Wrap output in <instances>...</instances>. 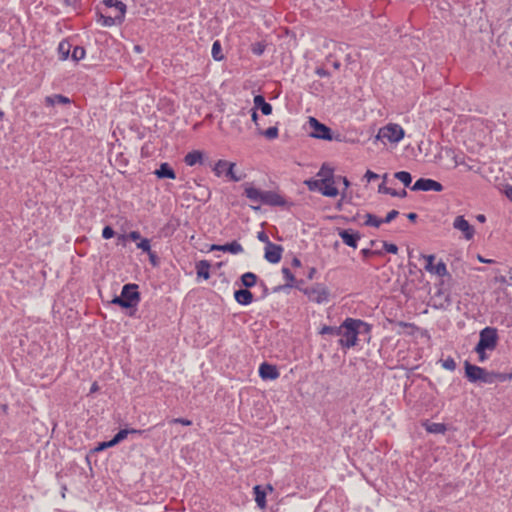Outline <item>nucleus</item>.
<instances>
[{
	"mask_svg": "<svg viewBox=\"0 0 512 512\" xmlns=\"http://www.w3.org/2000/svg\"><path fill=\"white\" fill-rule=\"evenodd\" d=\"M465 377L471 383L492 384L497 379L502 380V375L495 372H488L485 368L471 364L468 361L464 363Z\"/></svg>",
	"mask_w": 512,
	"mask_h": 512,
	"instance_id": "obj_1",
	"label": "nucleus"
},
{
	"mask_svg": "<svg viewBox=\"0 0 512 512\" xmlns=\"http://www.w3.org/2000/svg\"><path fill=\"white\" fill-rule=\"evenodd\" d=\"M140 302V293L138 292L137 284H125L122 287L121 294L115 296L111 303L120 306L121 308L129 309L135 308Z\"/></svg>",
	"mask_w": 512,
	"mask_h": 512,
	"instance_id": "obj_2",
	"label": "nucleus"
},
{
	"mask_svg": "<svg viewBox=\"0 0 512 512\" xmlns=\"http://www.w3.org/2000/svg\"><path fill=\"white\" fill-rule=\"evenodd\" d=\"M341 338L338 341V344L342 348H352L357 344V331L355 330L354 318H346L341 324Z\"/></svg>",
	"mask_w": 512,
	"mask_h": 512,
	"instance_id": "obj_3",
	"label": "nucleus"
},
{
	"mask_svg": "<svg viewBox=\"0 0 512 512\" xmlns=\"http://www.w3.org/2000/svg\"><path fill=\"white\" fill-rule=\"evenodd\" d=\"M498 332L494 327H485L479 333V341L476 344L480 350H494L498 344Z\"/></svg>",
	"mask_w": 512,
	"mask_h": 512,
	"instance_id": "obj_4",
	"label": "nucleus"
},
{
	"mask_svg": "<svg viewBox=\"0 0 512 512\" xmlns=\"http://www.w3.org/2000/svg\"><path fill=\"white\" fill-rule=\"evenodd\" d=\"M404 137V129L395 123H389L380 128L377 134V139L387 140L390 143H398Z\"/></svg>",
	"mask_w": 512,
	"mask_h": 512,
	"instance_id": "obj_5",
	"label": "nucleus"
},
{
	"mask_svg": "<svg viewBox=\"0 0 512 512\" xmlns=\"http://www.w3.org/2000/svg\"><path fill=\"white\" fill-rule=\"evenodd\" d=\"M235 166L236 164L233 162L218 160L212 167V170L217 177H220L224 173L229 180L233 182H239L244 178V175H237L234 172Z\"/></svg>",
	"mask_w": 512,
	"mask_h": 512,
	"instance_id": "obj_6",
	"label": "nucleus"
},
{
	"mask_svg": "<svg viewBox=\"0 0 512 512\" xmlns=\"http://www.w3.org/2000/svg\"><path fill=\"white\" fill-rule=\"evenodd\" d=\"M303 292L310 301L317 304H322L329 301L330 291L324 284L317 283L310 288L304 289Z\"/></svg>",
	"mask_w": 512,
	"mask_h": 512,
	"instance_id": "obj_7",
	"label": "nucleus"
},
{
	"mask_svg": "<svg viewBox=\"0 0 512 512\" xmlns=\"http://www.w3.org/2000/svg\"><path fill=\"white\" fill-rule=\"evenodd\" d=\"M443 185L433 179L430 178H419L414 185L411 187L412 191H435L441 192L443 191Z\"/></svg>",
	"mask_w": 512,
	"mask_h": 512,
	"instance_id": "obj_8",
	"label": "nucleus"
},
{
	"mask_svg": "<svg viewBox=\"0 0 512 512\" xmlns=\"http://www.w3.org/2000/svg\"><path fill=\"white\" fill-rule=\"evenodd\" d=\"M310 126L313 128L311 136L322 140H332V131L325 124L320 123L317 119L311 117L309 120Z\"/></svg>",
	"mask_w": 512,
	"mask_h": 512,
	"instance_id": "obj_9",
	"label": "nucleus"
},
{
	"mask_svg": "<svg viewBox=\"0 0 512 512\" xmlns=\"http://www.w3.org/2000/svg\"><path fill=\"white\" fill-rule=\"evenodd\" d=\"M453 228L461 231L464 239L467 241L472 240L474 237V227L462 215H459L454 219Z\"/></svg>",
	"mask_w": 512,
	"mask_h": 512,
	"instance_id": "obj_10",
	"label": "nucleus"
},
{
	"mask_svg": "<svg viewBox=\"0 0 512 512\" xmlns=\"http://www.w3.org/2000/svg\"><path fill=\"white\" fill-rule=\"evenodd\" d=\"M337 233L344 244L353 249L358 247V241L361 239V235L358 231L338 228Z\"/></svg>",
	"mask_w": 512,
	"mask_h": 512,
	"instance_id": "obj_11",
	"label": "nucleus"
},
{
	"mask_svg": "<svg viewBox=\"0 0 512 512\" xmlns=\"http://www.w3.org/2000/svg\"><path fill=\"white\" fill-rule=\"evenodd\" d=\"M283 247L278 244L269 243L265 246L264 258L266 261L272 264L280 262L282 258Z\"/></svg>",
	"mask_w": 512,
	"mask_h": 512,
	"instance_id": "obj_12",
	"label": "nucleus"
},
{
	"mask_svg": "<svg viewBox=\"0 0 512 512\" xmlns=\"http://www.w3.org/2000/svg\"><path fill=\"white\" fill-rule=\"evenodd\" d=\"M210 251H222L228 252L234 255L240 254L244 252L243 246L236 240L226 243V244H212L210 246Z\"/></svg>",
	"mask_w": 512,
	"mask_h": 512,
	"instance_id": "obj_13",
	"label": "nucleus"
},
{
	"mask_svg": "<svg viewBox=\"0 0 512 512\" xmlns=\"http://www.w3.org/2000/svg\"><path fill=\"white\" fill-rule=\"evenodd\" d=\"M279 375L280 373L275 365L264 362L259 367V376L263 380H275Z\"/></svg>",
	"mask_w": 512,
	"mask_h": 512,
	"instance_id": "obj_14",
	"label": "nucleus"
},
{
	"mask_svg": "<svg viewBox=\"0 0 512 512\" xmlns=\"http://www.w3.org/2000/svg\"><path fill=\"white\" fill-rule=\"evenodd\" d=\"M244 187V195L252 202L262 204L264 191L258 188H255L251 183H245Z\"/></svg>",
	"mask_w": 512,
	"mask_h": 512,
	"instance_id": "obj_15",
	"label": "nucleus"
},
{
	"mask_svg": "<svg viewBox=\"0 0 512 512\" xmlns=\"http://www.w3.org/2000/svg\"><path fill=\"white\" fill-rule=\"evenodd\" d=\"M262 204L269 206H284L286 200L274 191H264Z\"/></svg>",
	"mask_w": 512,
	"mask_h": 512,
	"instance_id": "obj_16",
	"label": "nucleus"
},
{
	"mask_svg": "<svg viewBox=\"0 0 512 512\" xmlns=\"http://www.w3.org/2000/svg\"><path fill=\"white\" fill-rule=\"evenodd\" d=\"M234 299L238 304L248 306L254 301V296L249 289L245 288L236 290L234 292Z\"/></svg>",
	"mask_w": 512,
	"mask_h": 512,
	"instance_id": "obj_17",
	"label": "nucleus"
},
{
	"mask_svg": "<svg viewBox=\"0 0 512 512\" xmlns=\"http://www.w3.org/2000/svg\"><path fill=\"white\" fill-rule=\"evenodd\" d=\"M184 163L187 166H194L196 164L204 165L206 164V161L204 159V154L202 151L193 150L185 155Z\"/></svg>",
	"mask_w": 512,
	"mask_h": 512,
	"instance_id": "obj_18",
	"label": "nucleus"
},
{
	"mask_svg": "<svg viewBox=\"0 0 512 512\" xmlns=\"http://www.w3.org/2000/svg\"><path fill=\"white\" fill-rule=\"evenodd\" d=\"M98 22L105 27H111L113 25L121 24L124 19H118V14H114L113 16L110 14H104L99 9L97 11Z\"/></svg>",
	"mask_w": 512,
	"mask_h": 512,
	"instance_id": "obj_19",
	"label": "nucleus"
},
{
	"mask_svg": "<svg viewBox=\"0 0 512 512\" xmlns=\"http://www.w3.org/2000/svg\"><path fill=\"white\" fill-rule=\"evenodd\" d=\"M154 174L159 179H175L176 173L169 163L164 162L160 164V167L154 171Z\"/></svg>",
	"mask_w": 512,
	"mask_h": 512,
	"instance_id": "obj_20",
	"label": "nucleus"
},
{
	"mask_svg": "<svg viewBox=\"0 0 512 512\" xmlns=\"http://www.w3.org/2000/svg\"><path fill=\"white\" fill-rule=\"evenodd\" d=\"M44 103L46 106L51 107L55 105H67L71 103L70 98L64 96L62 94H53L50 96H46L44 99Z\"/></svg>",
	"mask_w": 512,
	"mask_h": 512,
	"instance_id": "obj_21",
	"label": "nucleus"
},
{
	"mask_svg": "<svg viewBox=\"0 0 512 512\" xmlns=\"http://www.w3.org/2000/svg\"><path fill=\"white\" fill-rule=\"evenodd\" d=\"M102 3L107 8H115L116 13L118 14V19H124L126 13V5L119 0H103Z\"/></svg>",
	"mask_w": 512,
	"mask_h": 512,
	"instance_id": "obj_22",
	"label": "nucleus"
},
{
	"mask_svg": "<svg viewBox=\"0 0 512 512\" xmlns=\"http://www.w3.org/2000/svg\"><path fill=\"white\" fill-rule=\"evenodd\" d=\"M354 325L355 330L357 331V337L362 335L366 336L368 339H370L372 325L361 320V319H355L354 318Z\"/></svg>",
	"mask_w": 512,
	"mask_h": 512,
	"instance_id": "obj_23",
	"label": "nucleus"
},
{
	"mask_svg": "<svg viewBox=\"0 0 512 512\" xmlns=\"http://www.w3.org/2000/svg\"><path fill=\"white\" fill-rule=\"evenodd\" d=\"M254 106L255 109H260L262 114L265 116H268L272 113V105L266 102L262 95H256L254 97Z\"/></svg>",
	"mask_w": 512,
	"mask_h": 512,
	"instance_id": "obj_24",
	"label": "nucleus"
},
{
	"mask_svg": "<svg viewBox=\"0 0 512 512\" xmlns=\"http://www.w3.org/2000/svg\"><path fill=\"white\" fill-rule=\"evenodd\" d=\"M196 273L197 276L203 278L205 280L210 278V268L211 264L207 260H200L196 263Z\"/></svg>",
	"mask_w": 512,
	"mask_h": 512,
	"instance_id": "obj_25",
	"label": "nucleus"
},
{
	"mask_svg": "<svg viewBox=\"0 0 512 512\" xmlns=\"http://www.w3.org/2000/svg\"><path fill=\"white\" fill-rule=\"evenodd\" d=\"M72 44L67 40H62L57 48L59 60L65 61L71 57Z\"/></svg>",
	"mask_w": 512,
	"mask_h": 512,
	"instance_id": "obj_26",
	"label": "nucleus"
},
{
	"mask_svg": "<svg viewBox=\"0 0 512 512\" xmlns=\"http://www.w3.org/2000/svg\"><path fill=\"white\" fill-rule=\"evenodd\" d=\"M423 427L428 433L432 434H444L447 431V427L444 423L426 421L423 423Z\"/></svg>",
	"mask_w": 512,
	"mask_h": 512,
	"instance_id": "obj_27",
	"label": "nucleus"
},
{
	"mask_svg": "<svg viewBox=\"0 0 512 512\" xmlns=\"http://www.w3.org/2000/svg\"><path fill=\"white\" fill-rule=\"evenodd\" d=\"M254 496H255V502L257 503V506L261 509H264L266 507V492L260 485H256L253 488Z\"/></svg>",
	"mask_w": 512,
	"mask_h": 512,
	"instance_id": "obj_28",
	"label": "nucleus"
},
{
	"mask_svg": "<svg viewBox=\"0 0 512 512\" xmlns=\"http://www.w3.org/2000/svg\"><path fill=\"white\" fill-rule=\"evenodd\" d=\"M339 194L338 189L335 187V180L331 179L329 182H323L322 195L326 197H336Z\"/></svg>",
	"mask_w": 512,
	"mask_h": 512,
	"instance_id": "obj_29",
	"label": "nucleus"
},
{
	"mask_svg": "<svg viewBox=\"0 0 512 512\" xmlns=\"http://www.w3.org/2000/svg\"><path fill=\"white\" fill-rule=\"evenodd\" d=\"M257 279V275L253 272H246L241 276V283L245 288L249 289L256 285Z\"/></svg>",
	"mask_w": 512,
	"mask_h": 512,
	"instance_id": "obj_30",
	"label": "nucleus"
},
{
	"mask_svg": "<svg viewBox=\"0 0 512 512\" xmlns=\"http://www.w3.org/2000/svg\"><path fill=\"white\" fill-rule=\"evenodd\" d=\"M327 179H308L304 183L310 191H319L322 193L323 182Z\"/></svg>",
	"mask_w": 512,
	"mask_h": 512,
	"instance_id": "obj_31",
	"label": "nucleus"
},
{
	"mask_svg": "<svg viewBox=\"0 0 512 512\" xmlns=\"http://www.w3.org/2000/svg\"><path fill=\"white\" fill-rule=\"evenodd\" d=\"M334 170L328 167L326 164H323L320 170L317 173V176L320 179H327L325 182H329L331 179H334Z\"/></svg>",
	"mask_w": 512,
	"mask_h": 512,
	"instance_id": "obj_32",
	"label": "nucleus"
},
{
	"mask_svg": "<svg viewBox=\"0 0 512 512\" xmlns=\"http://www.w3.org/2000/svg\"><path fill=\"white\" fill-rule=\"evenodd\" d=\"M365 218H366V220L364 222L365 226H371V227L379 228L380 225L382 224V219L378 218L374 214L367 213L365 215Z\"/></svg>",
	"mask_w": 512,
	"mask_h": 512,
	"instance_id": "obj_33",
	"label": "nucleus"
},
{
	"mask_svg": "<svg viewBox=\"0 0 512 512\" xmlns=\"http://www.w3.org/2000/svg\"><path fill=\"white\" fill-rule=\"evenodd\" d=\"M394 177L401 181L404 186L409 187L412 182V176L407 171H399L394 174Z\"/></svg>",
	"mask_w": 512,
	"mask_h": 512,
	"instance_id": "obj_34",
	"label": "nucleus"
},
{
	"mask_svg": "<svg viewBox=\"0 0 512 512\" xmlns=\"http://www.w3.org/2000/svg\"><path fill=\"white\" fill-rule=\"evenodd\" d=\"M85 55H86V51H85L84 47L75 46L71 52V59L77 63L80 60L84 59Z\"/></svg>",
	"mask_w": 512,
	"mask_h": 512,
	"instance_id": "obj_35",
	"label": "nucleus"
},
{
	"mask_svg": "<svg viewBox=\"0 0 512 512\" xmlns=\"http://www.w3.org/2000/svg\"><path fill=\"white\" fill-rule=\"evenodd\" d=\"M321 335H332V336H339L341 333V325L340 326H323L321 330L319 331Z\"/></svg>",
	"mask_w": 512,
	"mask_h": 512,
	"instance_id": "obj_36",
	"label": "nucleus"
},
{
	"mask_svg": "<svg viewBox=\"0 0 512 512\" xmlns=\"http://www.w3.org/2000/svg\"><path fill=\"white\" fill-rule=\"evenodd\" d=\"M211 53L212 57L216 61H221L224 58V55L222 53V47L218 40L213 43Z\"/></svg>",
	"mask_w": 512,
	"mask_h": 512,
	"instance_id": "obj_37",
	"label": "nucleus"
},
{
	"mask_svg": "<svg viewBox=\"0 0 512 512\" xmlns=\"http://www.w3.org/2000/svg\"><path fill=\"white\" fill-rule=\"evenodd\" d=\"M282 273H283L285 280L287 281L285 284L286 287L287 288L295 287V277H294L293 273L290 271V269L287 267H283Z\"/></svg>",
	"mask_w": 512,
	"mask_h": 512,
	"instance_id": "obj_38",
	"label": "nucleus"
},
{
	"mask_svg": "<svg viewBox=\"0 0 512 512\" xmlns=\"http://www.w3.org/2000/svg\"><path fill=\"white\" fill-rule=\"evenodd\" d=\"M430 273H434L438 276H445L448 274V270L446 267V264L443 261L438 262L436 265L433 266L432 271Z\"/></svg>",
	"mask_w": 512,
	"mask_h": 512,
	"instance_id": "obj_39",
	"label": "nucleus"
},
{
	"mask_svg": "<svg viewBox=\"0 0 512 512\" xmlns=\"http://www.w3.org/2000/svg\"><path fill=\"white\" fill-rule=\"evenodd\" d=\"M439 362L444 369L449 371H454L457 367L455 360L451 356H448L446 359H440Z\"/></svg>",
	"mask_w": 512,
	"mask_h": 512,
	"instance_id": "obj_40",
	"label": "nucleus"
},
{
	"mask_svg": "<svg viewBox=\"0 0 512 512\" xmlns=\"http://www.w3.org/2000/svg\"><path fill=\"white\" fill-rule=\"evenodd\" d=\"M266 49L265 43L259 41L251 45V51L254 55L261 56Z\"/></svg>",
	"mask_w": 512,
	"mask_h": 512,
	"instance_id": "obj_41",
	"label": "nucleus"
},
{
	"mask_svg": "<svg viewBox=\"0 0 512 512\" xmlns=\"http://www.w3.org/2000/svg\"><path fill=\"white\" fill-rule=\"evenodd\" d=\"M361 254L364 259H368L375 255L381 256L383 253H382V250H378V249L372 250L371 248H364L361 250Z\"/></svg>",
	"mask_w": 512,
	"mask_h": 512,
	"instance_id": "obj_42",
	"label": "nucleus"
},
{
	"mask_svg": "<svg viewBox=\"0 0 512 512\" xmlns=\"http://www.w3.org/2000/svg\"><path fill=\"white\" fill-rule=\"evenodd\" d=\"M278 128L276 126H273V127H269L267 128L265 131L262 132V134L267 138V139H275L278 137Z\"/></svg>",
	"mask_w": 512,
	"mask_h": 512,
	"instance_id": "obj_43",
	"label": "nucleus"
},
{
	"mask_svg": "<svg viewBox=\"0 0 512 512\" xmlns=\"http://www.w3.org/2000/svg\"><path fill=\"white\" fill-rule=\"evenodd\" d=\"M137 248L141 249L143 252L150 253V251H151L150 240L147 238L141 239L140 242L137 243Z\"/></svg>",
	"mask_w": 512,
	"mask_h": 512,
	"instance_id": "obj_44",
	"label": "nucleus"
},
{
	"mask_svg": "<svg viewBox=\"0 0 512 512\" xmlns=\"http://www.w3.org/2000/svg\"><path fill=\"white\" fill-rule=\"evenodd\" d=\"M382 244H383V249L386 252L391 253V254H396L398 252L397 245H395L393 243H388L386 241H383Z\"/></svg>",
	"mask_w": 512,
	"mask_h": 512,
	"instance_id": "obj_45",
	"label": "nucleus"
},
{
	"mask_svg": "<svg viewBox=\"0 0 512 512\" xmlns=\"http://www.w3.org/2000/svg\"><path fill=\"white\" fill-rule=\"evenodd\" d=\"M424 259L426 260L425 269L428 272L432 271L433 266H434L435 256L434 255H425Z\"/></svg>",
	"mask_w": 512,
	"mask_h": 512,
	"instance_id": "obj_46",
	"label": "nucleus"
},
{
	"mask_svg": "<svg viewBox=\"0 0 512 512\" xmlns=\"http://www.w3.org/2000/svg\"><path fill=\"white\" fill-rule=\"evenodd\" d=\"M115 232L111 226H105L102 230V237L104 239H110L114 236Z\"/></svg>",
	"mask_w": 512,
	"mask_h": 512,
	"instance_id": "obj_47",
	"label": "nucleus"
},
{
	"mask_svg": "<svg viewBox=\"0 0 512 512\" xmlns=\"http://www.w3.org/2000/svg\"><path fill=\"white\" fill-rule=\"evenodd\" d=\"M129 435L128 429H121L118 433L114 435L115 441L118 443L122 442Z\"/></svg>",
	"mask_w": 512,
	"mask_h": 512,
	"instance_id": "obj_48",
	"label": "nucleus"
},
{
	"mask_svg": "<svg viewBox=\"0 0 512 512\" xmlns=\"http://www.w3.org/2000/svg\"><path fill=\"white\" fill-rule=\"evenodd\" d=\"M399 215V212L397 210H391L390 212H388V214L386 215V217L384 219H382V223H390L391 221H393L397 216Z\"/></svg>",
	"mask_w": 512,
	"mask_h": 512,
	"instance_id": "obj_49",
	"label": "nucleus"
},
{
	"mask_svg": "<svg viewBox=\"0 0 512 512\" xmlns=\"http://www.w3.org/2000/svg\"><path fill=\"white\" fill-rule=\"evenodd\" d=\"M171 424H181V425H184V426H190L192 425V421L189 420V419H186V418H173L171 421H170Z\"/></svg>",
	"mask_w": 512,
	"mask_h": 512,
	"instance_id": "obj_50",
	"label": "nucleus"
},
{
	"mask_svg": "<svg viewBox=\"0 0 512 512\" xmlns=\"http://www.w3.org/2000/svg\"><path fill=\"white\" fill-rule=\"evenodd\" d=\"M475 352L478 354L479 362H484L488 359V355L486 354V350H480L478 346L474 348Z\"/></svg>",
	"mask_w": 512,
	"mask_h": 512,
	"instance_id": "obj_51",
	"label": "nucleus"
},
{
	"mask_svg": "<svg viewBox=\"0 0 512 512\" xmlns=\"http://www.w3.org/2000/svg\"><path fill=\"white\" fill-rule=\"evenodd\" d=\"M257 239H258L260 242L265 243V246L269 245V243H272V242L269 240L268 235H267L264 231H260V232H258V234H257Z\"/></svg>",
	"mask_w": 512,
	"mask_h": 512,
	"instance_id": "obj_52",
	"label": "nucleus"
},
{
	"mask_svg": "<svg viewBox=\"0 0 512 512\" xmlns=\"http://www.w3.org/2000/svg\"><path fill=\"white\" fill-rule=\"evenodd\" d=\"M390 195L393 196V197L403 198V197L407 196V191L405 189H402L401 191H397L395 189H392V191L390 192Z\"/></svg>",
	"mask_w": 512,
	"mask_h": 512,
	"instance_id": "obj_53",
	"label": "nucleus"
},
{
	"mask_svg": "<svg viewBox=\"0 0 512 512\" xmlns=\"http://www.w3.org/2000/svg\"><path fill=\"white\" fill-rule=\"evenodd\" d=\"M364 177L367 179V181H371V180H375V179H378L379 178V175L374 173L373 171L371 170H367Z\"/></svg>",
	"mask_w": 512,
	"mask_h": 512,
	"instance_id": "obj_54",
	"label": "nucleus"
},
{
	"mask_svg": "<svg viewBox=\"0 0 512 512\" xmlns=\"http://www.w3.org/2000/svg\"><path fill=\"white\" fill-rule=\"evenodd\" d=\"M392 191V188H389L385 185V183H381L378 187V192L379 193H382V194H389L390 195V192Z\"/></svg>",
	"mask_w": 512,
	"mask_h": 512,
	"instance_id": "obj_55",
	"label": "nucleus"
},
{
	"mask_svg": "<svg viewBox=\"0 0 512 512\" xmlns=\"http://www.w3.org/2000/svg\"><path fill=\"white\" fill-rule=\"evenodd\" d=\"M315 73H316L319 77H329V76H330V73H329L326 69H324V68H322V67H318V68H316Z\"/></svg>",
	"mask_w": 512,
	"mask_h": 512,
	"instance_id": "obj_56",
	"label": "nucleus"
},
{
	"mask_svg": "<svg viewBox=\"0 0 512 512\" xmlns=\"http://www.w3.org/2000/svg\"><path fill=\"white\" fill-rule=\"evenodd\" d=\"M149 254V260L153 266H156L158 264V257L155 252L150 251Z\"/></svg>",
	"mask_w": 512,
	"mask_h": 512,
	"instance_id": "obj_57",
	"label": "nucleus"
},
{
	"mask_svg": "<svg viewBox=\"0 0 512 512\" xmlns=\"http://www.w3.org/2000/svg\"><path fill=\"white\" fill-rule=\"evenodd\" d=\"M129 238L133 241L141 240L140 232L138 231H131L129 233Z\"/></svg>",
	"mask_w": 512,
	"mask_h": 512,
	"instance_id": "obj_58",
	"label": "nucleus"
},
{
	"mask_svg": "<svg viewBox=\"0 0 512 512\" xmlns=\"http://www.w3.org/2000/svg\"><path fill=\"white\" fill-rule=\"evenodd\" d=\"M147 430H140V429H134V428H130L128 429V433L129 434H137V435H142L146 432Z\"/></svg>",
	"mask_w": 512,
	"mask_h": 512,
	"instance_id": "obj_59",
	"label": "nucleus"
},
{
	"mask_svg": "<svg viewBox=\"0 0 512 512\" xmlns=\"http://www.w3.org/2000/svg\"><path fill=\"white\" fill-rule=\"evenodd\" d=\"M261 286L263 288V295H262V298H265L266 296H268L269 294V290H268V287L267 285L262 281L261 283Z\"/></svg>",
	"mask_w": 512,
	"mask_h": 512,
	"instance_id": "obj_60",
	"label": "nucleus"
},
{
	"mask_svg": "<svg viewBox=\"0 0 512 512\" xmlns=\"http://www.w3.org/2000/svg\"><path fill=\"white\" fill-rule=\"evenodd\" d=\"M505 195L512 200V186H506L505 188Z\"/></svg>",
	"mask_w": 512,
	"mask_h": 512,
	"instance_id": "obj_61",
	"label": "nucleus"
},
{
	"mask_svg": "<svg viewBox=\"0 0 512 512\" xmlns=\"http://www.w3.org/2000/svg\"><path fill=\"white\" fill-rule=\"evenodd\" d=\"M106 448H109L106 441L99 443V445L96 447V451H102Z\"/></svg>",
	"mask_w": 512,
	"mask_h": 512,
	"instance_id": "obj_62",
	"label": "nucleus"
},
{
	"mask_svg": "<svg viewBox=\"0 0 512 512\" xmlns=\"http://www.w3.org/2000/svg\"><path fill=\"white\" fill-rule=\"evenodd\" d=\"M407 218L410 220V221H416V219L418 218V215L414 212H410L407 214Z\"/></svg>",
	"mask_w": 512,
	"mask_h": 512,
	"instance_id": "obj_63",
	"label": "nucleus"
},
{
	"mask_svg": "<svg viewBox=\"0 0 512 512\" xmlns=\"http://www.w3.org/2000/svg\"><path fill=\"white\" fill-rule=\"evenodd\" d=\"M292 266L294 267H300L301 266V261L300 259H298L297 257H294L293 260H292Z\"/></svg>",
	"mask_w": 512,
	"mask_h": 512,
	"instance_id": "obj_64",
	"label": "nucleus"
}]
</instances>
